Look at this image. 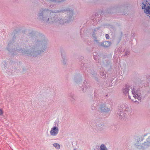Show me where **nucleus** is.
I'll return each mask as SVG.
<instances>
[{
	"instance_id": "obj_1",
	"label": "nucleus",
	"mask_w": 150,
	"mask_h": 150,
	"mask_svg": "<svg viewBox=\"0 0 150 150\" xmlns=\"http://www.w3.org/2000/svg\"><path fill=\"white\" fill-rule=\"evenodd\" d=\"M47 42L45 41L41 42L38 41L36 42L35 46L31 47L30 46H28L27 48L24 49V50L21 49H18L16 47L17 45L15 42L8 43L7 49L10 50V47H12V50L17 51L22 54L27 56L35 57L38 55L43 52L47 48Z\"/></svg>"
},
{
	"instance_id": "obj_2",
	"label": "nucleus",
	"mask_w": 150,
	"mask_h": 150,
	"mask_svg": "<svg viewBox=\"0 0 150 150\" xmlns=\"http://www.w3.org/2000/svg\"><path fill=\"white\" fill-rule=\"evenodd\" d=\"M65 12H67V14L69 15V17H68L67 21H65V23L68 22L71 19L73 13L72 11L67 9L56 11L53 12L49 10L42 9L40 12L38 18L45 22L50 21L52 22L62 24L64 23V22H63V20L60 18H58V16H56L54 13L61 12L64 13Z\"/></svg>"
},
{
	"instance_id": "obj_3",
	"label": "nucleus",
	"mask_w": 150,
	"mask_h": 150,
	"mask_svg": "<svg viewBox=\"0 0 150 150\" xmlns=\"http://www.w3.org/2000/svg\"><path fill=\"white\" fill-rule=\"evenodd\" d=\"M129 108L127 107L123 106L119 109L118 115L120 119L124 118L129 114Z\"/></svg>"
},
{
	"instance_id": "obj_4",
	"label": "nucleus",
	"mask_w": 150,
	"mask_h": 150,
	"mask_svg": "<svg viewBox=\"0 0 150 150\" xmlns=\"http://www.w3.org/2000/svg\"><path fill=\"white\" fill-rule=\"evenodd\" d=\"M142 1V9L144 8L145 13L150 17V4L146 0H143Z\"/></svg>"
},
{
	"instance_id": "obj_5",
	"label": "nucleus",
	"mask_w": 150,
	"mask_h": 150,
	"mask_svg": "<svg viewBox=\"0 0 150 150\" xmlns=\"http://www.w3.org/2000/svg\"><path fill=\"white\" fill-rule=\"evenodd\" d=\"M59 129L58 127L54 126L52 127L50 131V134L53 136H56L58 134Z\"/></svg>"
},
{
	"instance_id": "obj_6",
	"label": "nucleus",
	"mask_w": 150,
	"mask_h": 150,
	"mask_svg": "<svg viewBox=\"0 0 150 150\" xmlns=\"http://www.w3.org/2000/svg\"><path fill=\"white\" fill-rule=\"evenodd\" d=\"M132 92V94L133 95V97L135 98H137L139 100L141 99V96L138 91L136 90L134 88H133Z\"/></svg>"
},
{
	"instance_id": "obj_7",
	"label": "nucleus",
	"mask_w": 150,
	"mask_h": 150,
	"mask_svg": "<svg viewBox=\"0 0 150 150\" xmlns=\"http://www.w3.org/2000/svg\"><path fill=\"white\" fill-rule=\"evenodd\" d=\"M150 145V137L147 139L146 141L142 144V146L140 147V148H142V149H144L145 148L147 147Z\"/></svg>"
},
{
	"instance_id": "obj_8",
	"label": "nucleus",
	"mask_w": 150,
	"mask_h": 150,
	"mask_svg": "<svg viewBox=\"0 0 150 150\" xmlns=\"http://www.w3.org/2000/svg\"><path fill=\"white\" fill-rule=\"evenodd\" d=\"M129 86L127 85H125L123 88L122 92L123 93L126 95L127 93L128 94V92L129 90ZM128 96L129 99H131L130 96L129 94H128Z\"/></svg>"
},
{
	"instance_id": "obj_9",
	"label": "nucleus",
	"mask_w": 150,
	"mask_h": 150,
	"mask_svg": "<svg viewBox=\"0 0 150 150\" xmlns=\"http://www.w3.org/2000/svg\"><path fill=\"white\" fill-rule=\"evenodd\" d=\"M100 111L102 112H107L110 111V109L108 108L105 107V105H102L100 107Z\"/></svg>"
},
{
	"instance_id": "obj_10",
	"label": "nucleus",
	"mask_w": 150,
	"mask_h": 150,
	"mask_svg": "<svg viewBox=\"0 0 150 150\" xmlns=\"http://www.w3.org/2000/svg\"><path fill=\"white\" fill-rule=\"evenodd\" d=\"M143 140L142 138L140 139V138L137 139V142L135 143V146L139 149H142V148H140V147H141L142 146L143 144H141V143L142 141Z\"/></svg>"
},
{
	"instance_id": "obj_11",
	"label": "nucleus",
	"mask_w": 150,
	"mask_h": 150,
	"mask_svg": "<svg viewBox=\"0 0 150 150\" xmlns=\"http://www.w3.org/2000/svg\"><path fill=\"white\" fill-rule=\"evenodd\" d=\"M111 44V43L110 42L108 41H105L103 42L101 44V45L103 46L107 47H109Z\"/></svg>"
},
{
	"instance_id": "obj_12",
	"label": "nucleus",
	"mask_w": 150,
	"mask_h": 150,
	"mask_svg": "<svg viewBox=\"0 0 150 150\" xmlns=\"http://www.w3.org/2000/svg\"><path fill=\"white\" fill-rule=\"evenodd\" d=\"M99 28H95L93 32V34L92 35V36L93 38H94V41L96 42H97L98 43V41L96 40V38L95 37V34L96 33V32L98 30H99Z\"/></svg>"
},
{
	"instance_id": "obj_13",
	"label": "nucleus",
	"mask_w": 150,
	"mask_h": 150,
	"mask_svg": "<svg viewBox=\"0 0 150 150\" xmlns=\"http://www.w3.org/2000/svg\"><path fill=\"white\" fill-rule=\"evenodd\" d=\"M100 150H108L106 145L104 144H102L100 145Z\"/></svg>"
},
{
	"instance_id": "obj_14",
	"label": "nucleus",
	"mask_w": 150,
	"mask_h": 150,
	"mask_svg": "<svg viewBox=\"0 0 150 150\" xmlns=\"http://www.w3.org/2000/svg\"><path fill=\"white\" fill-rule=\"evenodd\" d=\"M53 146L55 147L57 149H59L60 148V145L57 143H55L53 144Z\"/></svg>"
},
{
	"instance_id": "obj_15",
	"label": "nucleus",
	"mask_w": 150,
	"mask_h": 150,
	"mask_svg": "<svg viewBox=\"0 0 150 150\" xmlns=\"http://www.w3.org/2000/svg\"><path fill=\"white\" fill-rule=\"evenodd\" d=\"M104 127V125H101L100 124H98L96 126L97 128L100 130H101L103 129V128Z\"/></svg>"
},
{
	"instance_id": "obj_16",
	"label": "nucleus",
	"mask_w": 150,
	"mask_h": 150,
	"mask_svg": "<svg viewBox=\"0 0 150 150\" xmlns=\"http://www.w3.org/2000/svg\"><path fill=\"white\" fill-rule=\"evenodd\" d=\"M85 86H86V87L85 88H84V87L83 88V89H82V91H83L84 90H85V91H86V89H87V88H88V87H87V86H89V85L88 84V83H87L86 84V85H85Z\"/></svg>"
},
{
	"instance_id": "obj_17",
	"label": "nucleus",
	"mask_w": 150,
	"mask_h": 150,
	"mask_svg": "<svg viewBox=\"0 0 150 150\" xmlns=\"http://www.w3.org/2000/svg\"><path fill=\"white\" fill-rule=\"evenodd\" d=\"M4 112L2 109L0 108V115H1L3 114Z\"/></svg>"
},
{
	"instance_id": "obj_18",
	"label": "nucleus",
	"mask_w": 150,
	"mask_h": 150,
	"mask_svg": "<svg viewBox=\"0 0 150 150\" xmlns=\"http://www.w3.org/2000/svg\"><path fill=\"white\" fill-rule=\"evenodd\" d=\"M106 38L107 39H108L110 37L109 35L108 34H106L105 35Z\"/></svg>"
},
{
	"instance_id": "obj_19",
	"label": "nucleus",
	"mask_w": 150,
	"mask_h": 150,
	"mask_svg": "<svg viewBox=\"0 0 150 150\" xmlns=\"http://www.w3.org/2000/svg\"><path fill=\"white\" fill-rule=\"evenodd\" d=\"M94 58L95 60H96L97 59V58L96 57V56L94 55Z\"/></svg>"
},
{
	"instance_id": "obj_20",
	"label": "nucleus",
	"mask_w": 150,
	"mask_h": 150,
	"mask_svg": "<svg viewBox=\"0 0 150 150\" xmlns=\"http://www.w3.org/2000/svg\"><path fill=\"white\" fill-rule=\"evenodd\" d=\"M62 59H63V63L64 64H65V62H64V58H63V57L62 56Z\"/></svg>"
},
{
	"instance_id": "obj_21",
	"label": "nucleus",
	"mask_w": 150,
	"mask_h": 150,
	"mask_svg": "<svg viewBox=\"0 0 150 150\" xmlns=\"http://www.w3.org/2000/svg\"><path fill=\"white\" fill-rule=\"evenodd\" d=\"M129 52H126L125 54L126 55H128L129 54Z\"/></svg>"
},
{
	"instance_id": "obj_22",
	"label": "nucleus",
	"mask_w": 150,
	"mask_h": 150,
	"mask_svg": "<svg viewBox=\"0 0 150 150\" xmlns=\"http://www.w3.org/2000/svg\"><path fill=\"white\" fill-rule=\"evenodd\" d=\"M51 1H52L53 2H56V0H50Z\"/></svg>"
},
{
	"instance_id": "obj_23",
	"label": "nucleus",
	"mask_w": 150,
	"mask_h": 150,
	"mask_svg": "<svg viewBox=\"0 0 150 150\" xmlns=\"http://www.w3.org/2000/svg\"><path fill=\"white\" fill-rule=\"evenodd\" d=\"M94 108H92V110H93V109H94Z\"/></svg>"
},
{
	"instance_id": "obj_24",
	"label": "nucleus",
	"mask_w": 150,
	"mask_h": 150,
	"mask_svg": "<svg viewBox=\"0 0 150 150\" xmlns=\"http://www.w3.org/2000/svg\"><path fill=\"white\" fill-rule=\"evenodd\" d=\"M146 135H147V134H144V136H146Z\"/></svg>"
},
{
	"instance_id": "obj_25",
	"label": "nucleus",
	"mask_w": 150,
	"mask_h": 150,
	"mask_svg": "<svg viewBox=\"0 0 150 150\" xmlns=\"http://www.w3.org/2000/svg\"><path fill=\"white\" fill-rule=\"evenodd\" d=\"M137 102V101H134V102Z\"/></svg>"
}]
</instances>
